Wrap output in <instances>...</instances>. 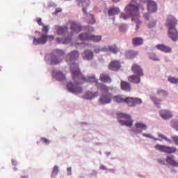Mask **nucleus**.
<instances>
[{
	"label": "nucleus",
	"mask_w": 178,
	"mask_h": 178,
	"mask_svg": "<svg viewBox=\"0 0 178 178\" xmlns=\"http://www.w3.org/2000/svg\"><path fill=\"white\" fill-rule=\"evenodd\" d=\"M76 67V73L75 76H72V79L74 81H76V83H68L67 84V88L70 92H72V94H80L83 92V88L80 87V84L81 81L84 83H98V79H95V76H84L83 74L80 72V69L77 67V65H75Z\"/></svg>",
	"instance_id": "obj_1"
},
{
	"label": "nucleus",
	"mask_w": 178,
	"mask_h": 178,
	"mask_svg": "<svg viewBox=\"0 0 178 178\" xmlns=\"http://www.w3.org/2000/svg\"><path fill=\"white\" fill-rule=\"evenodd\" d=\"M140 7L138 5L129 4L124 8L125 13H121L120 19L123 20H127L130 17L132 18V21L135 22L136 26V30L138 31L140 26H141V21L140 20Z\"/></svg>",
	"instance_id": "obj_2"
},
{
	"label": "nucleus",
	"mask_w": 178,
	"mask_h": 178,
	"mask_svg": "<svg viewBox=\"0 0 178 178\" xmlns=\"http://www.w3.org/2000/svg\"><path fill=\"white\" fill-rule=\"evenodd\" d=\"M177 25V20H176V18L172 15H169L166 21V26H169L168 37L175 42L178 40V31L176 29Z\"/></svg>",
	"instance_id": "obj_3"
},
{
	"label": "nucleus",
	"mask_w": 178,
	"mask_h": 178,
	"mask_svg": "<svg viewBox=\"0 0 178 178\" xmlns=\"http://www.w3.org/2000/svg\"><path fill=\"white\" fill-rule=\"evenodd\" d=\"M80 54L77 51H71L65 58L66 62L70 65L72 76H76V65L79 69V64L76 63V60L79 59Z\"/></svg>",
	"instance_id": "obj_4"
},
{
	"label": "nucleus",
	"mask_w": 178,
	"mask_h": 178,
	"mask_svg": "<svg viewBox=\"0 0 178 178\" xmlns=\"http://www.w3.org/2000/svg\"><path fill=\"white\" fill-rule=\"evenodd\" d=\"M118 118L120 119H124V120H119V122L122 126H127L128 127H130V126H133V120H131V117L129 114H126L124 113H120L118 114Z\"/></svg>",
	"instance_id": "obj_5"
},
{
	"label": "nucleus",
	"mask_w": 178,
	"mask_h": 178,
	"mask_svg": "<svg viewBox=\"0 0 178 178\" xmlns=\"http://www.w3.org/2000/svg\"><path fill=\"white\" fill-rule=\"evenodd\" d=\"M156 151H160V152H165V154H175L177 152V148L175 147L166 146L157 144L154 146Z\"/></svg>",
	"instance_id": "obj_6"
},
{
	"label": "nucleus",
	"mask_w": 178,
	"mask_h": 178,
	"mask_svg": "<svg viewBox=\"0 0 178 178\" xmlns=\"http://www.w3.org/2000/svg\"><path fill=\"white\" fill-rule=\"evenodd\" d=\"M147 10L149 13L144 14V17L145 19H147V20L149 19L150 13H154L158 10V6H156V3H154L152 1H149L147 3Z\"/></svg>",
	"instance_id": "obj_7"
},
{
	"label": "nucleus",
	"mask_w": 178,
	"mask_h": 178,
	"mask_svg": "<svg viewBox=\"0 0 178 178\" xmlns=\"http://www.w3.org/2000/svg\"><path fill=\"white\" fill-rule=\"evenodd\" d=\"M99 102L101 105L111 104L112 102V93L102 94L99 97Z\"/></svg>",
	"instance_id": "obj_8"
},
{
	"label": "nucleus",
	"mask_w": 178,
	"mask_h": 178,
	"mask_svg": "<svg viewBox=\"0 0 178 178\" xmlns=\"http://www.w3.org/2000/svg\"><path fill=\"white\" fill-rule=\"evenodd\" d=\"M52 76L58 81H65L66 80V75L60 71L53 70Z\"/></svg>",
	"instance_id": "obj_9"
},
{
	"label": "nucleus",
	"mask_w": 178,
	"mask_h": 178,
	"mask_svg": "<svg viewBox=\"0 0 178 178\" xmlns=\"http://www.w3.org/2000/svg\"><path fill=\"white\" fill-rule=\"evenodd\" d=\"M159 115L164 120H168L173 118V113L169 110H161L159 111Z\"/></svg>",
	"instance_id": "obj_10"
},
{
	"label": "nucleus",
	"mask_w": 178,
	"mask_h": 178,
	"mask_svg": "<svg viewBox=\"0 0 178 178\" xmlns=\"http://www.w3.org/2000/svg\"><path fill=\"white\" fill-rule=\"evenodd\" d=\"M165 162L170 166H172V168H178V161L175 159V156H167L165 159Z\"/></svg>",
	"instance_id": "obj_11"
},
{
	"label": "nucleus",
	"mask_w": 178,
	"mask_h": 178,
	"mask_svg": "<svg viewBox=\"0 0 178 178\" xmlns=\"http://www.w3.org/2000/svg\"><path fill=\"white\" fill-rule=\"evenodd\" d=\"M131 70L134 74L138 76L139 77H143L144 76V72L141 69V67L137 64H134L131 67Z\"/></svg>",
	"instance_id": "obj_12"
},
{
	"label": "nucleus",
	"mask_w": 178,
	"mask_h": 178,
	"mask_svg": "<svg viewBox=\"0 0 178 178\" xmlns=\"http://www.w3.org/2000/svg\"><path fill=\"white\" fill-rule=\"evenodd\" d=\"M47 35L46 34H42L41 37L39 38H33V44L34 45H38L42 44L44 45V44L47 43Z\"/></svg>",
	"instance_id": "obj_13"
},
{
	"label": "nucleus",
	"mask_w": 178,
	"mask_h": 178,
	"mask_svg": "<svg viewBox=\"0 0 178 178\" xmlns=\"http://www.w3.org/2000/svg\"><path fill=\"white\" fill-rule=\"evenodd\" d=\"M55 30L58 35H63L67 33L69 28H67V26H60L59 25H56Z\"/></svg>",
	"instance_id": "obj_14"
},
{
	"label": "nucleus",
	"mask_w": 178,
	"mask_h": 178,
	"mask_svg": "<svg viewBox=\"0 0 178 178\" xmlns=\"http://www.w3.org/2000/svg\"><path fill=\"white\" fill-rule=\"evenodd\" d=\"M120 62L118 60H113L108 65V69L109 70H113L114 72H116L120 69Z\"/></svg>",
	"instance_id": "obj_15"
},
{
	"label": "nucleus",
	"mask_w": 178,
	"mask_h": 178,
	"mask_svg": "<svg viewBox=\"0 0 178 178\" xmlns=\"http://www.w3.org/2000/svg\"><path fill=\"white\" fill-rule=\"evenodd\" d=\"M82 58H83V59L86 60H92V59L94 58V53L91 50H85L82 53Z\"/></svg>",
	"instance_id": "obj_16"
},
{
	"label": "nucleus",
	"mask_w": 178,
	"mask_h": 178,
	"mask_svg": "<svg viewBox=\"0 0 178 178\" xmlns=\"http://www.w3.org/2000/svg\"><path fill=\"white\" fill-rule=\"evenodd\" d=\"M156 48L161 52H165V54H170L172 52V48L166 44H157Z\"/></svg>",
	"instance_id": "obj_17"
},
{
	"label": "nucleus",
	"mask_w": 178,
	"mask_h": 178,
	"mask_svg": "<svg viewBox=\"0 0 178 178\" xmlns=\"http://www.w3.org/2000/svg\"><path fill=\"white\" fill-rule=\"evenodd\" d=\"M70 24L71 26L70 29L74 33H80V31H81V29H83V27L74 22H70Z\"/></svg>",
	"instance_id": "obj_18"
},
{
	"label": "nucleus",
	"mask_w": 178,
	"mask_h": 178,
	"mask_svg": "<svg viewBox=\"0 0 178 178\" xmlns=\"http://www.w3.org/2000/svg\"><path fill=\"white\" fill-rule=\"evenodd\" d=\"M120 87L122 91H127V92L131 91V85L127 81H121Z\"/></svg>",
	"instance_id": "obj_19"
},
{
	"label": "nucleus",
	"mask_w": 178,
	"mask_h": 178,
	"mask_svg": "<svg viewBox=\"0 0 178 178\" xmlns=\"http://www.w3.org/2000/svg\"><path fill=\"white\" fill-rule=\"evenodd\" d=\"M158 136L159 138H153V140H155L156 141H162V140H164L165 141H167L168 144H173V141H172L171 139L168 138V137H166V136L164 134L159 133Z\"/></svg>",
	"instance_id": "obj_20"
},
{
	"label": "nucleus",
	"mask_w": 178,
	"mask_h": 178,
	"mask_svg": "<svg viewBox=\"0 0 178 178\" xmlns=\"http://www.w3.org/2000/svg\"><path fill=\"white\" fill-rule=\"evenodd\" d=\"M120 13V9L118 7H111L108 11V16H116Z\"/></svg>",
	"instance_id": "obj_21"
},
{
	"label": "nucleus",
	"mask_w": 178,
	"mask_h": 178,
	"mask_svg": "<svg viewBox=\"0 0 178 178\" xmlns=\"http://www.w3.org/2000/svg\"><path fill=\"white\" fill-rule=\"evenodd\" d=\"M132 44L134 47H138L144 44V40L142 38L136 37L132 39Z\"/></svg>",
	"instance_id": "obj_22"
},
{
	"label": "nucleus",
	"mask_w": 178,
	"mask_h": 178,
	"mask_svg": "<svg viewBox=\"0 0 178 178\" xmlns=\"http://www.w3.org/2000/svg\"><path fill=\"white\" fill-rule=\"evenodd\" d=\"M140 77H141V76L131 75V76H129L128 81H129L130 83H134V84H139V83L141 81V79Z\"/></svg>",
	"instance_id": "obj_23"
},
{
	"label": "nucleus",
	"mask_w": 178,
	"mask_h": 178,
	"mask_svg": "<svg viewBox=\"0 0 178 178\" xmlns=\"http://www.w3.org/2000/svg\"><path fill=\"white\" fill-rule=\"evenodd\" d=\"M72 41V35L68 36L65 39H60L59 38H56V42L58 44H69Z\"/></svg>",
	"instance_id": "obj_24"
},
{
	"label": "nucleus",
	"mask_w": 178,
	"mask_h": 178,
	"mask_svg": "<svg viewBox=\"0 0 178 178\" xmlns=\"http://www.w3.org/2000/svg\"><path fill=\"white\" fill-rule=\"evenodd\" d=\"M100 81L102 83H111L112 82V79H111V77L109 76V75L108 74H102L100 75Z\"/></svg>",
	"instance_id": "obj_25"
},
{
	"label": "nucleus",
	"mask_w": 178,
	"mask_h": 178,
	"mask_svg": "<svg viewBox=\"0 0 178 178\" xmlns=\"http://www.w3.org/2000/svg\"><path fill=\"white\" fill-rule=\"evenodd\" d=\"M98 90H100L102 91V92H108L109 91V88H108V86H106L105 84L104 83H97L95 84Z\"/></svg>",
	"instance_id": "obj_26"
},
{
	"label": "nucleus",
	"mask_w": 178,
	"mask_h": 178,
	"mask_svg": "<svg viewBox=\"0 0 178 178\" xmlns=\"http://www.w3.org/2000/svg\"><path fill=\"white\" fill-rule=\"evenodd\" d=\"M60 62H62V58H58L55 55L51 56V65H58Z\"/></svg>",
	"instance_id": "obj_27"
},
{
	"label": "nucleus",
	"mask_w": 178,
	"mask_h": 178,
	"mask_svg": "<svg viewBox=\"0 0 178 178\" xmlns=\"http://www.w3.org/2000/svg\"><path fill=\"white\" fill-rule=\"evenodd\" d=\"M102 40V36L101 35H95L90 34L89 37V40L92 41L93 42H99V41H101Z\"/></svg>",
	"instance_id": "obj_28"
},
{
	"label": "nucleus",
	"mask_w": 178,
	"mask_h": 178,
	"mask_svg": "<svg viewBox=\"0 0 178 178\" xmlns=\"http://www.w3.org/2000/svg\"><path fill=\"white\" fill-rule=\"evenodd\" d=\"M85 18L88 24H95V18H94V15L88 14Z\"/></svg>",
	"instance_id": "obj_29"
},
{
	"label": "nucleus",
	"mask_w": 178,
	"mask_h": 178,
	"mask_svg": "<svg viewBox=\"0 0 178 178\" xmlns=\"http://www.w3.org/2000/svg\"><path fill=\"white\" fill-rule=\"evenodd\" d=\"M113 99H114V101L116 102L117 104H122L123 102H125L126 101V98H123L122 95L113 96Z\"/></svg>",
	"instance_id": "obj_30"
},
{
	"label": "nucleus",
	"mask_w": 178,
	"mask_h": 178,
	"mask_svg": "<svg viewBox=\"0 0 178 178\" xmlns=\"http://www.w3.org/2000/svg\"><path fill=\"white\" fill-rule=\"evenodd\" d=\"M108 51H110V52H112V54H118V52H120V49H119L116 44L110 45L107 47Z\"/></svg>",
	"instance_id": "obj_31"
},
{
	"label": "nucleus",
	"mask_w": 178,
	"mask_h": 178,
	"mask_svg": "<svg viewBox=\"0 0 178 178\" xmlns=\"http://www.w3.org/2000/svg\"><path fill=\"white\" fill-rule=\"evenodd\" d=\"M95 97H97V94L88 91L86 92L83 98L84 99H92V98H95Z\"/></svg>",
	"instance_id": "obj_32"
},
{
	"label": "nucleus",
	"mask_w": 178,
	"mask_h": 178,
	"mask_svg": "<svg viewBox=\"0 0 178 178\" xmlns=\"http://www.w3.org/2000/svg\"><path fill=\"white\" fill-rule=\"evenodd\" d=\"M90 33H81L79 35V38L81 40V41H87L90 40Z\"/></svg>",
	"instance_id": "obj_33"
},
{
	"label": "nucleus",
	"mask_w": 178,
	"mask_h": 178,
	"mask_svg": "<svg viewBox=\"0 0 178 178\" xmlns=\"http://www.w3.org/2000/svg\"><path fill=\"white\" fill-rule=\"evenodd\" d=\"M125 104H127L128 106H134V97H126Z\"/></svg>",
	"instance_id": "obj_34"
},
{
	"label": "nucleus",
	"mask_w": 178,
	"mask_h": 178,
	"mask_svg": "<svg viewBox=\"0 0 178 178\" xmlns=\"http://www.w3.org/2000/svg\"><path fill=\"white\" fill-rule=\"evenodd\" d=\"M58 173H59V167H58V165H55L51 173V178L56 177Z\"/></svg>",
	"instance_id": "obj_35"
},
{
	"label": "nucleus",
	"mask_w": 178,
	"mask_h": 178,
	"mask_svg": "<svg viewBox=\"0 0 178 178\" xmlns=\"http://www.w3.org/2000/svg\"><path fill=\"white\" fill-rule=\"evenodd\" d=\"M135 127L136 129H141L142 130H147V126L145 125V124L142 122H137L135 124Z\"/></svg>",
	"instance_id": "obj_36"
},
{
	"label": "nucleus",
	"mask_w": 178,
	"mask_h": 178,
	"mask_svg": "<svg viewBox=\"0 0 178 178\" xmlns=\"http://www.w3.org/2000/svg\"><path fill=\"white\" fill-rule=\"evenodd\" d=\"M158 95H161V97H168V91L163 90V89H159L157 90Z\"/></svg>",
	"instance_id": "obj_37"
},
{
	"label": "nucleus",
	"mask_w": 178,
	"mask_h": 178,
	"mask_svg": "<svg viewBox=\"0 0 178 178\" xmlns=\"http://www.w3.org/2000/svg\"><path fill=\"white\" fill-rule=\"evenodd\" d=\"M100 52H108L107 47L96 48L95 49V54H99Z\"/></svg>",
	"instance_id": "obj_38"
},
{
	"label": "nucleus",
	"mask_w": 178,
	"mask_h": 178,
	"mask_svg": "<svg viewBox=\"0 0 178 178\" xmlns=\"http://www.w3.org/2000/svg\"><path fill=\"white\" fill-rule=\"evenodd\" d=\"M168 80L170 83H172V84H177L178 83V79H177L175 77L169 76Z\"/></svg>",
	"instance_id": "obj_39"
},
{
	"label": "nucleus",
	"mask_w": 178,
	"mask_h": 178,
	"mask_svg": "<svg viewBox=\"0 0 178 178\" xmlns=\"http://www.w3.org/2000/svg\"><path fill=\"white\" fill-rule=\"evenodd\" d=\"M42 26H43V27L42 29V33H44L42 34H45L47 35V34H48V33L49 32V26L44 25V24Z\"/></svg>",
	"instance_id": "obj_40"
},
{
	"label": "nucleus",
	"mask_w": 178,
	"mask_h": 178,
	"mask_svg": "<svg viewBox=\"0 0 178 178\" xmlns=\"http://www.w3.org/2000/svg\"><path fill=\"white\" fill-rule=\"evenodd\" d=\"M149 58L152 60H155L156 62H159V60H161V59L156 57V54L154 53L149 54Z\"/></svg>",
	"instance_id": "obj_41"
},
{
	"label": "nucleus",
	"mask_w": 178,
	"mask_h": 178,
	"mask_svg": "<svg viewBox=\"0 0 178 178\" xmlns=\"http://www.w3.org/2000/svg\"><path fill=\"white\" fill-rule=\"evenodd\" d=\"M140 104H143V100H141V99L134 97V106H136V105H140Z\"/></svg>",
	"instance_id": "obj_42"
},
{
	"label": "nucleus",
	"mask_w": 178,
	"mask_h": 178,
	"mask_svg": "<svg viewBox=\"0 0 178 178\" xmlns=\"http://www.w3.org/2000/svg\"><path fill=\"white\" fill-rule=\"evenodd\" d=\"M171 126H172V127H173L174 129H175V130H177V131H178V122L177 121L172 120Z\"/></svg>",
	"instance_id": "obj_43"
},
{
	"label": "nucleus",
	"mask_w": 178,
	"mask_h": 178,
	"mask_svg": "<svg viewBox=\"0 0 178 178\" xmlns=\"http://www.w3.org/2000/svg\"><path fill=\"white\" fill-rule=\"evenodd\" d=\"M171 140L172 143H175L176 145H178V136L176 135L172 136H171Z\"/></svg>",
	"instance_id": "obj_44"
},
{
	"label": "nucleus",
	"mask_w": 178,
	"mask_h": 178,
	"mask_svg": "<svg viewBox=\"0 0 178 178\" xmlns=\"http://www.w3.org/2000/svg\"><path fill=\"white\" fill-rule=\"evenodd\" d=\"M40 141L46 144V145H48L51 141L49 139H47V138H41Z\"/></svg>",
	"instance_id": "obj_45"
},
{
	"label": "nucleus",
	"mask_w": 178,
	"mask_h": 178,
	"mask_svg": "<svg viewBox=\"0 0 178 178\" xmlns=\"http://www.w3.org/2000/svg\"><path fill=\"white\" fill-rule=\"evenodd\" d=\"M36 22L38 23V24L39 26H44V24H42V22L41 18H38V19H36Z\"/></svg>",
	"instance_id": "obj_46"
},
{
	"label": "nucleus",
	"mask_w": 178,
	"mask_h": 178,
	"mask_svg": "<svg viewBox=\"0 0 178 178\" xmlns=\"http://www.w3.org/2000/svg\"><path fill=\"white\" fill-rule=\"evenodd\" d=\"M56 52L58 55H60V56H63V55H65V52L62 50H56Z\"/></svg>",
	"instance_id": "obj_47"
},
{
	"label": "nucleus",
	"mask_w": 178,
	"mask_h": 178,
	"mask_svg": "<svg viewBox=\"0 0 178 178\" xmlns=\"http://www.w3.org/2000/svg\"><path fill=\"white\" fill-rule=\"evenodd\" d=\"M67 173L68 176H72V168H67Z\"/></svg>",
	"instance_id": "obj_48"
},
{
	"label": "nucleus",
	"mask_w": 178,
	"mask_h": 178,
	"mask_svg": "<svg viewBox=\"0 0 178 178\" xmlns=\"http://www.w3.org/2000/svg\"><path fill=\"white\" fill-rule=\"evenodd\" d=\"M161 99H157V100H155L154 101V104L155 105H157V106L159 108V105H161Z\"/></svg>",
	"instance_id": "obj_49"
},
{
	"label": "nucleus",
	"mask_w": 178,
	"mask_h": 178,
	"mask_svg": "<svg viewBox=\"0 0 178 178\" xmlns=\"http://www.w3.org/2000/svg\"><path fill=\"white\" fill-rule=\"evenodd\" d=\"M157 162L160 163V165H165V161H163L162 159H159Z\"/></svg>",
	"instance_id": "obj_50"
},
{
	"label": "nucleus",
	"mask_w": 178,
	"mask_h": 178,
	"mask_svg": "<svg viewBox=\"0 0 178 178\" xmlns=\"http://www.w3.org/2000/svg\"><path fill=\"white\" fill-rule=\"evenodd\" d=\"M48 38H49L50 41H52V40H54V38H55V37L52 35H47V40L48 41Z\"/></svg>",
	"instance_id": "obj_51"
},
{
	"label": "nucleus",
	"mask_w": 178,
	"mask_h": 178,
	"mask_svg": "<svg viewBox=\"0 0 178 178\" xmlns=\"http://www.w3.org/2000/svg\"><path fill=\"white\" fill-rule=\"evenodd\" d=\"M143 137H147V138H154V137H152L150 134H143Z\"/></svg>",
	"instance_id": "obj_52"
},
{
	"label": "nucleus",
	"mask_w": 178,
	"mask_h": 178,
	"mask_svg": "<svg viewBox=\"0 0 178 178\" xmlns=\"http://www.w3.org/2000/svg\"><path fill=\"white\" fill-rule=\"evenodd\" d=\"M83 13H84V17L88 16L89 14H87V10L86 9V8H83Z\"/></svg>",
	"instance_id": "obj_53"
},
{
	"label": "nucleus",
	"mask_w": 178,
	"mask_h": 178,
	"mask_svg": "<svg viewBox=\"0 0 178 178\" xmlns=\"http://www.w3.org/2000/svg\"><path fill=\"white\" fill-rule=\"evenodd\" d=\"M100 169L102 170H108V169L106 168V166H105L104 165H100Z\"/></svg>",
	"instance_id": "obj_54"
},
{
	"label": "nucleus",
	"mask_w": 178,
	"mask_h": 178,
	"mask_svg": "<svg viewBox=\"0 0 178 178\" xmlns=\"http://www.w3.org/2000/svg\"><path fill=\"white\" fill-rule=\"evenodd\" d=\"M156 24V22H152L149 24V27H155V25Z\"/></svg>",
	"instance_id": "obj_55"
},
{
	"label": "nucleus",
	"mask_w": 178,
	"mask_h": 178,
	"mask_svg": "<svg viewBox=\"0 0 178 178\" xmlns=\"http://www.w3.org/2000/svg\"><path fill=\"white\" fill-rule=\"evenodd\" d=\"M141 130H138V129H135L134 130V133H136V134H138V133H141Z\"/></svg>",
	"instance_id": "obj_56"
},
{
	"label": "nucleus",
	"mask_w": 178,
	"mask_h": 178,
	"mask_svg": "<svg viewBox=\"0 0 178 178\" xmlns=\"http://www.w3.org/2000/svg\"><path fill=\"white\" fill-rule=\"evenodd\" d=\"M60 12H62V8L56 9V13H60Z\"/></svg>",
	"instance_id": "obj_57"
},
{
	"label": "nucleus",
	"mask_w": 178,
	"mask_h": 178,
	"mask_svg": "<svg viewBox=\"0 0 178 178\" xmlns=\"http://www.w3.org/2000/svg\"><path fill=\"white\" fill-rule=\"evenodd\" d=\"M21 178H29L28 176H22Z\"/></svg>",
	"instance_id": "obj_58"
},
{
	"label": "nucleus",
	"mask_w": 178,
	"mask_h": 178,
	"mask_svg": "<svg viewBox=\"0 0 178 178\" xmlns=\"http://www.w3.org/2000/svg\"><path fill=\"white\" fill-rule=\"evenodd\" d=\"M120 0H113V2H119Z\"/></svg>",
	"instance_id": "obj_59"
},
{
	"label": "nucleus",
	"mask_w": 178,
	"mask_h": 178,
	"mask_svg": "<svg viewBox=\"0 0 178 178\" xmlns=\"http://www.w3.org/2000/svg\"><path fill=\"white\" fill-rule=\"evenodd\" d=\"M79 178H84V176H80Z\"/></svg>",
	"instance_id": "obj_60"
},
{
	"label": "nucleus",
	"mask_w": 178,
	"mask_h": 178,
	"mask_svg": "<svg viewBox=\"0 0 178 178\" xmlns=\"http://www.w3.org/2000/svg\"><path fill=\"white\" fill-rule=\"evenodd\" d=\"M91 31H94V28H92V29L91 30Z\"/></svg>",
	"instance_id": "obj_61"
},
{
	"label": "nucleus",
	"mask_w": 178,
	"mask_h": 178,
	"mask_svg": "<svg viewBox=\"0 0 178 178\" xmlns=\"http://www.w3.org/2000/svg\"><path fill=\"white\" fill-rule=\"evenodd\" d=\"M95 174L97 175V172L95 171Z\"/></svg>",
	"instance_id": "obj_62"
},
{
	"label": "nucleus",
	"mask_w": 178,
	"mask_h": 178,
	"mask_svg": "<svg viewBox=\"0 0 178 178\" xmlns=\"http://www.w3.org/2000/svg\"><path fill=\"white\" fill-rule=\"evenodd\" d=\"M37 144H40V142H38Z\"/></svg>",
	"instance_id": "obj_63"
},
{
	"label": "nucleus",
	"mask_w": 178,
	"mask_h": 178,
	"mask_svg": "<svg viewBox=\"0 0 178 178\" xmlns=\"http://www.w3.org/2000/svg\"><path fill=\"white\" fill-rule=\"evenodd\" d=\"M135 54H136V55H137V54H138V53H137V52H136Z\"/></svg>",
	"instance_id": "obj_64"
}]
</instances>
